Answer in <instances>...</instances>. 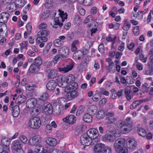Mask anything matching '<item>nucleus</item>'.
<instances>
[{
	"mask_svg": "<svg viewBox=\"0 0 153 153\" xmlns=\"http://www.w3.org/2000/svg\"><path fill=\"white\" fill-rule=\"evenodd\" d=\"M131 118L127 117L124 121L119 120L116 122V126L124 134L128 133L132 130V126L130 123Z\"/></svg>",
	"mask_w": 153,
	"mask_h": 153,
	"instance_id": "1",
	"label": "nucleus"
},
{
	"mask_svg": "<svg viewBox=\"0 0 153 153\" xmlns=\"http://www.w3.org/2000/svg\"><path fill=\"white\" fill-rule=\"evenodd\" d=\"M78 87H65L64 90L65 93V97L67 101H71L76 97L78 95L77 91Z\"/></svg>",
	"mask_w": 153,
	"mask_h": 153,
	"instance_id": "2",
	"label": "nucleus"
},
{
	"mask_svg": "<svg viewBox=\"0 0 153 153\" xmlns=\"http://www.w3.org/2000/svg\"><path fill=\"white\" fill-rule=\"evenodd\" d=\"M58 11L59 16L55 17L54 20L55 23L53 27L55 28L57 27H56L57 25H59L60 27H62L63 25L62 22L65 19L67 18L68 15L66 13H65L63 11L60 9H59Z\"/></svg>",
	"mask_w": 153,
	"mask_h": 153,
	"instance_id": "3",
	"label": "nucleus"
},
{
	"mask_svg": "<svg viewBox=\"0 0 153 153\" xmlns=\"http://www.w3.org/2000/svg\"><path fill=\"white\" fill-rule=\"evenodd\" d=\"M42 59L37 57L34 59L33 63H32L29 68V70L32 73H36L39 70L40 67L42 64Z\"/></svg>",
	"mask_w": 153,
	"mask_h": 153,
	"instance_id": "4",
	"label": "nucleus"
},
{
	"mask_svg": "<svg viewBox=\"0 0 153 153\" xmlns=\"http://www.w3.org/2000/svg\"><path fill=\"white\" fill-rule=\"evenodd\" d=\"M28 124L31 128L33 129H38L41 126V121L39 117H33L30 119Z\"/></svg>",
	"mask_w": 153,
	"mask_h": 153,
	"instance_id": "5",
	"label": "nucleus"
},
{
	"mask_svg": "<svg viewBox=\"0 0 153 153\" xmlns=\"http://www.w3.org/2000/svg\"><path fill=\"white\" fill-rule=\"evenodd\" d=\"M9 109L11 111L12 115L14 117L18 116L20 112V110L19 105H14V102L12 101L9 106Z\"/></svg>",
	"mask_w": 153,
	"mask_h": 153,
	"instance_id": "6",
	"label": "nucleus"
},
{
	"mask_svg": "<svg viewBox=\"0 0 153 153\" xmlns=\"http://www.w3.org/2000/svg\"><path fill=\"white\" fill-rule=\"evenodd\" d=\"M80 141L82 145L87 146L91 145L92 143V140L86 133H83L81 135L80 138Z\"/></svg>",
	"mask_w": 153,
	"mask_h": 153,
	"instance_id": "7",
	"label": "nucleus"
},
{
	"mask_svg": "<svg viewBox=\"0 0 153 153\" xmlns=\"http://www.w3.org/2000/svg\"><path fill=\"white\" fill-rule=\"evenodd\" d=\"M114 114L112 112H107L105 114V120L108 124H114L117 120L116 118L114 117Z\"/></svg>",
	"mask_w": 153,
	"mask_h": 153,
	"instance_id": "8",
	"label": "nucleus"
},
{
	"mask_svg": "<svg viewBox=\"0 0 153 153\" xmlns=\"http://www.w3.org/2000/svg\"><path fill=\"white\" fill-rule=\"evenodd\" d=\"M42 141V138L40 136L36 135L31 137L28 141L29 145L34 146L40 143Z\"/></svg>",
	"mask_w": 153,
	"mask_h": 153,
	"instance_id": "9",
	"label": "nucleus"
},
{
	"mask_svg": "<svg viewBox=\"0 0 153 153\" xmlns=\"http://www.w3.org/2000/svg\"><path fill=\"white\" fill-rule=\"evenodd\" d=\"M86 134L92 140L96 139L99 136L98 130L95 128L89 129L87 132Z\"/></svg>",
	"mask_w": 153,
	"mask_h": 153,
	"instance_id": "10",
	"label": "nucleus"
},
{
	"mask_svg": "<svg viewBox=\"0 0 153 153\" xmlns=\"http://www.w3.org/2000/svg\"><path fill=\"white\" fill-rule=\"evenodd\" d=\"M126 143V140L124 138H119L117 140L114 144V149L117 150L118 148L124 146Z\"/></svg>",
	"mask_w": 153,
	"mask_h": 153,
	"instance_id": "11",
	"label": "nucleus"
},
{
	"mask_svg": "<svg viewBox=\"0 0 153 153\" xmlns=\"http://www.w3.org/2000/svg\"><path fill=\"white\" fill-rule=\"evenodd\" d=\"M62 120L66 123L69 124H73L76 122V119L74 115H70L63 118Z\"/></svg>",
	"mask_w": 153,
	"mask_h": 153,
	"instance_id": "12",
	"label": "nucleus"
},
{
	"mask_svg": "<svg viewBox=\"0 0 153 153\" xmlns=\"http://www.w3.org/2000/svg\"><path fill=\"white\" fill-rule=\"evenodd\" d=\"M9 16V13L6 12H2L0 14V23H6L8 20Z\"/></svg>",
	"mask_w": 153,
	"mask_h": 153,
	"instance_id": "13",
	"label": "nucleus"
},
{
	"mask_svg": "<svg viewBox=\"0 0 153 153\" xmlns=\"http://www.w3.org/2000/svg\"><path fill=\"white\" fill-rule=\"evenodd\" d=\"M46 143L50 146L53 147L58 143L57 140L54 137H48L46 140Z\"/></svg>",
	"mask_w": 153,
	"mask_h": 153,
	"instance_id": "14",
	"label": "nucleus"
},
{
	"mask_svg": "<svg viewBox=\"0 0 153 153\" xmlns=\"http://www.w3.org/2000/svg\"><path fill=\"white\" fill-rule=\"evenodd\" d=\"M37 103V100L35 98L28 99L26 102V106L29 108H33Z\"/></svg>",
	"mask_w": 153,
	"mask_h": 153,
	"instance_id": "15",
	"label": "nucleus"
},
{
	"mask_svg": "<svg viewBox=\"0 0 153 153\" xmlns=\"http://www.w3.org/2000/svg\"><path fill=\"white\" fill-rule=\"evenodd\" d=\"M86 126L84 125H81L78 126L75 130V134L77 136L80 135L86 129Z\"/></svg>",
	"mask_w": 153,
	"mask_h": 153,
	"instance_id": "16",
	"label": "nucleus"
},
{
	"mask_svg": "<svg viewBox=\"0 0 153 153\" xmlns=\"http://www.w3.org/2000/svg\"><path fill=\"white\" fill-rule=\"evenodd\" d=\"M59 53L63 59H64L66 58V56L68 54L69 49L67 47H62L59 50Z\"/></svg>",
	"mask_w": 153,
	"mask_h": 153,
	"instance_id": "17",
	"label": "nucleus"
},
{
	"mask_svg": "<svg viewBox=\"0 0 153 153\" xmlns=\"http://www.w3.org/2000/svg\"><path fill=\"white\" fill-rule=\"evenodd\" d=\"M12 144L13 149L14 150V151L22 149L23 146L22 144L19 140H15L13 141L12 143Z\"/></svg>",
	"mask_w": 153,
	"mask_h": 153,
	"instance_id": "18",
	"label": "nucleus"
},
{
	"mask_svg": "<svg viewBox=\"0 0 153 153\" xmlns=\"http://www.w3.org/2000/svg\"><path fill=\"white\" fill-rule=\"evenodd\" d=\"M105 147L104 145L100 143L96 144L94 147V150L95 153H102Z\"/></svg>",
	"mask_w": 153,
	"mask_h": 153,
	"instance_id": "19",
	"label": "nucleus"
},
{
	"mask_svg": "<svg viewBox=\"0 0 153 153\" xmlns=\"http://www.w3.org/2000/svg\"><path fill=\"white\" fill-rule=\"evenodd\" d=\"M75 78L74 76L72 75H70L67 77L66 81L68 84H69L68 86H70V85H71V86H78L77 84L75 82L70 85L71 83L73 82Z\"/></svg>",
	"mask_w": 153,
	"mask_h": 153,
	"instance_id": "20",
	"label": "nucleus"
},
{
	"mask_svg": "<svg viewBox=\"0 0 153 153\" xmlns=\"http://www.w3.org/2000/svg\"><path fill=\"white\" fill-rule=\"evenodd\" d=\"M26 100V97L22 94H21L18 96L16 99L15 102L16 104L20 105L25 102Z\"/></svg>",
	"mask_w": 153,
	"mask_h": 153,
	"instance_id": "21",
	"label": "nucleus"
},
{
	"mask_svg": "<svg viewBox=\"0 0 153 153\" xmlns=\"http://www.w3.org/2000/svg\"><path fill=\"white\" fill-rule=\"evenodd\" d=\"M48 77L50 79H54L57 75V71L55 69H49L48 71Z\"/></svg>",
	"mask_w": 153,
	"mask_h": 153,
	"instance_id": "22",
	"label": "nucleus"
},
{
	"mask_svg": "<svg viewBox=\"0 0 153 153\" xmlns=\"http://www.w3.org/2000/svg\"><path fill=\"white\" fill-rule=\"evenodd\" d=\"M73 67L74 65L72 63H71L67 65L65 67L63 68H59V69L60 71L66 73L71 70L73 68Z\"/></svg>",
	"mask_w": 153,
	"mask_h": 153,
	"instance_id": "23",
	"label": "nucleus"
},
{
	"mask_svg": "<svg viewBox=\"0 0 153 153\" xmlns=\"http://www.w3.org/2000/svg\"><path fill=\"white\" fill-rule=\"evenodd\" d=\"M43 110L46 113L49 114H52L53 112V108L51 104H48L45 106Z\"/></svg>",
	"mask_w": 153,
	"mask_h": 153,
	"instance_id": "24",
	"label": "nucleus"
},
{
	"mask_svg": "<svg viewBox=\"0 0 153 153\" xmlns=\"http://www.w3.org/2000/svg\"><path fill=\"white\" fill-rule=\"evenodd\" d=\"M81 51L78 50L75 52L73 55V58L75 60H80L83 59L82 56Z\"/></svg>",
	"mask_w": 153,
	"mask_h": 153,
	"instance_id": "25",
	"label": "nucleus"
},
{
	"mask_svg": "<svg viewBox=\"0 0 153 153\" xmlns=\"http://www.w3.org/2000/svg\"><path fill=\"white\" fill-rule=\"evenodd\" d=\"M83 120L86 123H90L92 120V117L91 115L86 113L83 116Z\"/></svg>",
	"mask_w": 153,
	"mask_h": 153,
	"instance_id": "26",
	"label": "nucleus"
},
{
	"mask_svg": "<svg viewBox=\"0 0 153 153\" xmlns=\"http://www.w3.org/2000/svg\"><path fill=\"white\" fill-rule=\"evenodd\" d=\"M134 140L133 139L129 138L126 141V145L127 147L130 149L134 148Z\"/></svg>",
	"mask_w": 153,
	"mask_h": 153,
	"instance_id": "27",
	"label": "nucleus"
},
{
	"mask_svg": "<svg viewBox=\"0 0 153 153\" xmlns=\"http://www.w3.org/2000/svg\"><path fill=\"white\" fill-rule=\"evenodd\" d=\"M49 34V32L47 30H43L39 31L37 34V36H47Z\"/></svg>",
	"mask_w": 153,
	"mask_h": 153,
	"instance_id": "28",
	"label": "nucleus"
},
{
	"mask_svg": "<svg viewBox=\"0 0 153 153\" xmlns=\"http://www.w3.org/2000/svg\"><path fill=\"white\" fill-rule=\"evenodd\" d=\"M97 111V108L95 105H91L89 108V112L91 114H95Z\"/></svg>",
	"mask_w": 153,
	"mask_h": 153,
	"instance_id": "29",
	"label": "nucleus"
},
{
	"mask_svg": "<svg viewBox=\"0 0 153 153\" xmlns=\"http://www.w3.org/2000/svg\"><path fill=\"white\" fill-rule=\"evenodd\" d=\"M25 4V0H17L15 4L16 7H23Z\"/></svg>",
	"mask_w": 153,
	"mask_h": 153,
	"instance_id": "30",
	"label": "nucleus"
},
{
	"mask_svg": "<svg viewBox=\"0 0 153 153\" xmlns=\"http://www.w3.org/2000/svg\"><path fill=\"white\" fill-rule=\"evenodd\" d=\"M137 133L141 136L145 137L146 135V130L143 128H138Z\"/></svg>",
	"mask_w": 153,
	"mask_h": 153,
	"instance_id": "31",
	"label": "nucleus"
},
{
	"mask_svg": "<svg viewBox=\"0 0 153 153\" xmlns=\"http://www.w3.org/2000/svg\"><path fill=\"white\" fill-rule=\"evenodd\" d=\"M113 135L110 134L105 135L103 137V140L106 141H111L113 139Z\"/></svg>",
	"mask_w": 153,
	"mask_h": 153,
	"instance_id": "32",
	"label": "nucleus"
},
{
	"mask_svg": "<svg viewBox=\"0 0 153 153\" xmlns=\"http://www.w3.org/2000/svg\"><path fill=\"white\" fill-rule=\"evenodd\" d=\"M79 44V42L78 40H76L72 42L71 45V50L72 51H74L77 50V45Z\"/></svg>",
	"mask_w": 153,
	"mask_h": 153,
	"instance_id": "33",
	"label": "nucleus"
},
{
	"mask_svg": "<svg viewBox=\"0 0 153 153\" xmlns=\"http://www.w3.org/2000/svg\"><path fill=\"white\" fill-rule=\"evenodd\" d=\"M105 114V112L104 111L100 110L98 111L96 114V117L98 119H102L104 117Z\"/></svg>",
	"mask_w": 153,
	"mask_h": 153,
	"instance_id": "34",
	"label": "nucleus"
},
{
	"mask_svg": "<svg viewBox=\"0 0 153 153\" xmlns=\"http://www.w3.org/2000/svg\"><path fill=\"white\" fill-rule=\"evenodd\" d=\"M115 151L117 153H128V150L127 148L125 146H123L118 148L117 150L116 149Z\"/></svg>",
	"mask_w": 153,
	"mask_h": 153,
	"instance_id": "35",
	"label": "nucleus"
},
{
	"mask_svg": "<svg viewBox=\"0 0 153 153\" xmlns=\"http://www.w3.org/2000/svg\"><path fill=\"white\" fill-rule=\"evenodd\" d=\"M44 147L42 145L38 144L36 145L34 149L35 152L37 153H41Z\"/></svg>",
	"mask_w": 153,
	"mask_h": 153,
	"instance_id": "36",
	"label": "nucleus"
},
{
	"mask_svg": "<svg viewBox=\"0 0 153 153\" xmlns=\"http://www.w3.org/2000/svg\"><path fill=\"white\" fill-rule=\"evenodd\" d=\"M48 40L47 38L45 36H38L36 39V42L40 43L43 42H46Z\"/></svg>",
	"mask_w": 153,
	"mask_h": 153,
	"instance_id": "37",
	"label": "nucleus"
},
{
	"mask_svg": "<svg viewBox=\"0 0 153 153\" xmlns=\"http://www.w3.org/2000/svg\"><path fill=\"white\" fill-rule=\"evenodd\" d=\"M125 25L123 27V30L127 31L131 27V24L129 23L128 22L127 20H126L124 22Z\"/></svg>",
	"mask_w": 153,
	"mask_h": 153,
	"instance_id": "38",
	"label": "nucleus"
},
{
	"mask_svg": "<svg viewBox=\"0 0 153 153\" xmlns=\"http://www.w3.org/2000/svg\"><path fill=\"white\" fill-rule=\"evenodd\" d=\"M48 94L46 93H43L40 96L39 99L42 101H44L47 100L48 98Z\"/></svg>",
	"mask_w": 153,
	"mask_h": 153,
	"instance_id": "39",
	"label": "nucleus"
},
{
	"mask_svg": "<svg viewBox=\"0 0 153 153\" xmlns=\"http://www.w3.org/2000/svg\"><path fill=\"white\" fill-rule=\"evenodd\" d=\"M2 145L7 146L10 144V142L8 141L7 138H3L2 139L1 141Z\"/></svg>",
	"mask_w": 153,
	"mask_h": 153,
	"instance_id": "40",
	"label": "nucleus"
},
{
	"mask_svg": "<svg viewBox=\"0 0 153 153\" xmlns=\"http://www.w3.org/2000/svg\"><path fill=\"white\" fill-rule=\"evenodd\" d=\"M54 45L56 47H59L63 45V42L59 39H57L55 40L53 42Z\"/></svg>",
	"mask_w": 153,
	"mask_h": 153,
	"instance_id": "41",
	"label": "nucleus"
},
{
	"mask_svg": "<svg viewBox=\"0 0 153 153\" xmlns=\"http://www.w3.org/2000/svg\"><path fill=\"white\" fill-rule=\"evenodd\" d=\"M85 58L84 59V62H83V64H85L84 65V66L83 68H85L87 67V64H88V62L90 60V56H84Z\"/></svg>",
	"mask_w": 153,
	"mask_h": 153,
	"instance_id": "42",
	"label": "nucleus"
},
{
	"mask_svg": "<svg viewBox=\"0 0 153 153\" xmlns=\"http://www.w3.org/2000/svg\"><path fill=\"white\" fill-rule=\"evenodd\" d=\"M101 95L99 93L95 94L92 97L93 100L94 101H97L101 98Z\"/></svg>",
	"mask_w": 153,
	"mask_h": 153,
	"instance_id": "43",
	"label": "nucleus"
},
{
	"mask_svg": "<svg viewBox=\"0 0 153 153\" xmlns=\"http://www.w3.org/2000/svg\"><path fill=\"white\" fill-rule=\"evenodd\" d=\"M114 65L113 62H111L109 65L108 71H109L111 73H114L115 71V67H113L114 66Z\"/></svg>",
	"mask_w": 153,
	"mask_h": 153,
	"instance_id": "44",
	"label": "nucleus"
},
{
	"mask_svg": "<svg viewBox=\"0 0 153 153\" xmlns=\"http://www.w3.org/2000/svg\"><path fill=\"white\" fill-rule=\"evenodd\" d=\"M19 140L21 142L24 144H26L27 143V138L24 135H21L20 136Z\"/></svg>",
	"mask_w": 153,
	"mask_h": 153,
	"instance_id": "45",
	"label": "nucleus"
},
{
	"mask_svg": "<svg viewBox=\"0 0 153 153\" xmlns=\"http://www.w3.org/2000/svg\"><path fill=\"white\" fill-rule=\"evenodd\" d=\"M103 153H112V150L110 147L105 146L103 149Z\"/></svg>",
	"mask_w": 153,
	"mask_h": 153,
	"instance_id": "46",
	"label": "nucleus"
},
{
	"mask_svg": "<svg viewBox=\"0 0 153 153\" xmlns=\"http://www.w3.org/2000/svg\"><path fill=\"white\" fill-rule=\"evenodd\" d=\"M52 128L50 124H47L45 128V131L47 133H51L52 130Z\"/></svg>",
	"mask_w": 153,
	"mask_h": 153,
	"instance_id": "47",
	"label": "nucleus"
},
{
	"mask_svg": "<svg viewBox=\"0 0 153 153\" xmlns=\"http://www.w3.org/2000/svg\"><path fill=\"white\" fill-rule=\"evenodd\" d=\"M137 58H136L135 62H137L136 64V66L137 69L139 70H141L143 69V65L141 63L138 62H137Z\"/></svg>",
	"mask_w": 153,
	"mask_h": 153,
	"instance_id": "48",
	"label": "nucleus"
},
{
	"mask_svg": "<svg viewBox=\"0 0 153 153\" xmlns=\"http://www.w3.org/2000/svg\"><path fill=\"white\" fill-rule=\"evenodd\" d=\"M130 91L128 89H126L125 90V94L126 95V99L128 100H130L131 99V97L129 95Z\"/></svg>",
	"mask_w": 153,
	"mask_h": 153,
	"instance_id": "49",
	"label": "nucleus"
},
{
	"mask_svg": "<svg viewBox=\"0 0 153 153\" xmlns=\"http://www.w3.org/2000/svg\"><path fill=\"white\" fill-rule=\"evenodd\" d=\"M63 59L62 57L60 55H58L55 56L53 59V62L55 63H56L59 60Z\"/></svg>",
	"mask_w": 153,
	"mask_h": 153,
	"instance_id": "50",
	"label": "nucleus"
},
{
	"mask_svg": "<svg viewBox=\"0 0 153 153\" xmlns=\"http://www.w3.org/2000/svg\"><path fill=\"white\" fill-rule=\"evenodd\" d=\"M39 111L38 109L35 108L33 109L32 111L31 112V114L33 116H37L39 113Z\"/></svg>",
	"mask_w": 153,
	"mask_h": 153,
	"instance_id": "51",
	"label": "nucleus"
},
{
	"mask_svg": "<svg viewBox=\"0 0 153 153\" xmlns=\"http://www.w3.org/2000/svg\"><path fill=\"white\" fill-rule=\"evenodd\" d=\"M56 83L53 80L49 81L47 83L46 86H56Z\"/></svg>",
	"mask_w": 153,
	"mask_h": 153,
	"instance_id": "52",
	"label": "nucleus"
},
{
	"mask_svg": "<svg viewBox=\"0 0 153 153\" xmlns=\"http://www.w3.org/2000/svg\"><path fill=\"white\" fill-rule=\"evenodd\" d=\"M53 2L52 0H47L45 4V6L48 8L51 7L53 4Z\"/></svg>",
	"mask_w": 153,
	"mask_h": 153,
	"instance_id": "53",
	"label": "nucleus"
},
{
	"mask_svg": "<svg viewBox=\"0 0 153 153\" xmlns=\"http://www.w3.org/2000/svg\"><path fill=\"white\" fill-rule=\"evenodd\" d=\"M98 50L102 54L104 52V46L103 44H101L98 46Z\"/></svg>",
	"mask_w": 153,
	"mask_h": 153,
	"instance_id": "54",
	"label": "nucleus"
},
{
	"mask_svg": "<svg viewBox=\"0 0 153 153\" xmlns=\"http://www.w3.org/2000/svg\"><path fill=\"white\" fill-rule=\"evenodd\" d=\"M93 20L92 16L91 15H90L87 16L84 21V22L85 24L88 23L89 22H91Z\"/></svg>",
	"mask_w": 153,
	"mask_h": 153,
	"instance_id": "55",
	"label": "nucleus"
},
{
	"mask_svg": "<svg viewBox=\"0 0 153 153\" xmlns=\"http://www.w3.org/2000/svg\"><path fill=\"white\" fill-rule=\"evenodd\" d=\"M43 64L44 66L47 68H50L52 66L53 62L52 61H47L44 63Z\"/></svg>",
	"mask_w": 153,
	"mask_h": 153,
	"instance_id": "56",
	"label": "nucleus"
},
{
	"mask_svg": "<svg viewBox=\"0 0 153 153\" xmlns=\"http://www.w3.org/2000/svg\"><path fill=\"white\" fill-rule=\"evenodd\" d=\"M139 58L140 60L143 62L145 63L146 62L147 60V58H144V56L142 53L139 54Z\"/></svg>",
	"mask_w": 153,
	"mask_h": 153,
	"instance_id": "57",
	"label": "nucleus"
},
{
	"mask_svg": "<svg viewBox=\"0 0 153 153\" xmlns=\"http://www.w3.org/2000/svg\"><path fill=\"white\" fill-rule=\"evenodd\" d=\"M111 99H116L117 97V95L116 94V91L114 90H111Z\"/></svg>",
	"mask_w": 153,
	"mask_h": 153,
	"instance_id": "58",
	"label": "nucleus"
},
{
	"mask_svg": "<svg viewBox=\"0 0 153 153\" xmlns=\"http://www.w3.org/2000/svg\"><path fill=\"white\" fill-rule=\"evenodd\" d=\"M143 51L142 49V48L141 46L138 47L136 49V50L134 51V53L136 54H138L139 53V54L143 53Z\"/></svg>",
	"mask_w": 153,
	"mask_h": 153,
	"instance_id": "59",
	"label": "nucleus"
},
{
	"mask_svg": "<svg viewBox=\"0 0 153 153\" xmlns=\"http://www.w3.org/2000/svg\"><path fill=\"white\" fill-rule=\"evenodd\" d=\"M28 42L26 41H24L20 44L22 49L27 48Z\"/></svg>",
	"mask_w": 153,
	"mask_h": 153,
	"instance_id": "60",
	"label": "nucleus"
},
{
	"mask_svg": "<svg viewBox=\"0 0 153 153\" xmlns=\"http://www.w3.org/2000/svg\"><path fill=\"white\" fill-rule=\"evenodd\" d=\"M26 27L27 29L28 34H30L32 30V26L30 23H27L26 25Z\"/></svg>",
	"mask_w": 153,
	"mask_h": 153,
	"instance_id": "61",
	"label": "nucleus"
},
{
	"mask_svg": "<svg viewBox=\"0 0 153 153\" xmlns=\"http://www.w3.org/2000/svg\"><path fill=\"white\" fill-rule=\"evenodd\" d=\"M136 18H137L138 19H141L143 18V16L142 14L141 13L140 11H138L137 14H136L135 16H134Z\"/></svg>",
	"mask_w": 153,
	"mask_h": 153,
	"instance_id": "62",
	"label": "nucleus"
},
{
	"mask_svg": "<svg viewBox=\"0 0 153 153\" xmlns=\"http://www.w3.org/2000/svg\"><path fill=\"white\" fill-rule=\"evenodd\" d=\"M107 100L105 98H103L100 101L99 105H103L106 102Z\"/></svg>",
	"mask_w": 153,
	"mask_h": 153,
	"instance_id": "63",
	"label": "nucleus"
},
{
	"mask_svg": "<svg viewBox=\"0 0 153 153\" xmlns=\"http://www.w3.org/2000/svg\"><path fill=\"white\" fill-rule=\"evenodd\" d=\"M79 12L82 15H84L85 13V10L81 7H79L78 8Z\"/></svg>",
	"mask_w": 153,
	"mask_h": 153,
	"instance_id": "64",
	"label": "nucleus"
}]
</instances>
